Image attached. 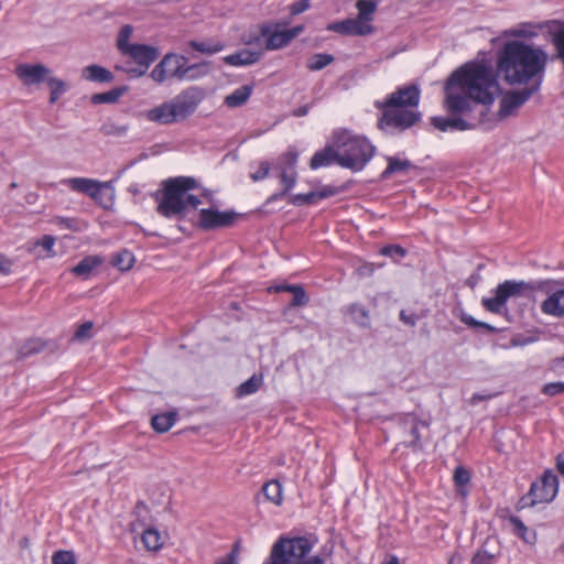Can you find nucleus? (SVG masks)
<instances>
[{
  "mask_svg": "<svg viewBox=\"0 0 564 564\" xmlns=\"http://www.w3.org/2000/svg\"><path fill=\"white\" fill-rule=\"evenodd\" d=\"M420 101V88L415 84L399 87L384 101H377L378 108H383L379 120L381 129H406L420 119L416 110Z\"/></svg>",
  "mask_w": 564,
  "mask_h": 564,
  "instance_id": "3",
  "label": "nucleus"
},
{
  "mask_svg": "<svg viewBox=\"0 0 564 564\" xmlns=\"http://www.w3.org/2000/svg\"><path fill=\"white\" fill-rule=\"evenodd\" d=\"M123 56L129 57L137 64V67L129 72L134 76L140 77L147 73L149 66L158 58L159 51L151 45L134 43Z\"/></svg>",
  "mask_w": 564,
  "mask_h": 564,
  "instance_id": "14",
  "label": "nucleus"
},
{
  "mask_svg": "<svg viewBox=\"0 0 564 564\" xmlns=\"http://www.w3.org/2000/svg\"><path fill=\"white\" fill-rule=\"evenodd\" d=\"M471 564H491L490 560L481 553H477L471 561Z\"/></svg>",
  "mask_w": 564,
  "mask_h": 564,
  "instance_id": "59",
  "label": "nucleus"
},
{
  "mask_svg": "<svg viewBox=\"0 0 564 564\" xmlns=\"http://www.w3.org/2000/svg\"><path fill=\"white\" fill-rule=\"evenodd\" d=\"M327 30L343 34V21L328 24Z\"/></svg>",
  "mask_w": 564,
  "mask_h": 564,
  "instance_id": "60",
  "label": "nucleus"
},
{
  "mask_svg": "<svg viewBox=\"0 0 564 564\" xmlns=\"http://www.w3.org/2000/svg\"><path fill=\"white\" fill-rule=\"evenodd\" d=\"M336 194V189L332 186H323L318 189L312 191L306 194V205L316 204L319 200L330 197Z\"/></svg>",
  "mask_w": 564,
  "mask_h": 564,
  "instance_id": "36",
  "label": "nucleus"
},
{
  "mask_svg": "<svg viewBox=\"0 0 564 564\" xmlns=\"http://www.w3.org/2000/svg\"><path fill=\"white\" fill-rule=\"evenodd\" d=\"M351 20L354 24V35H366L372 31V26L370 24L371 21L364 19L361 17H357Z\"/></svg>",
  "mask_w": 564,
  "mask_h": 564,
  "instance_id": "40",
  "label": "nucleus"
},
{
  "mask_svg": "<svg viewBox=\"0 0 564 564\" xmlns=\"http://www.w3.org/2000/svg\"><path fill=\"white\" fill-rule=\"evenodd\" d=\"M262 384V377L253 375L247 381L242 382L237 389V395L242 398L250 395L259 390Z\"/></svg>",
  "mask_w": 564,
  "mask_h": 564,
  "instance_id": "31",
  "label": "nucleus"
},
{
  "mask_svg": "<svg viewBox=\"0 0 564 564\" xmlns=\"http://www.w3.org/2000/svg\"><path fill=\"white\" fill-rule=\"evenodd\" d=\"M444 91V106L451 113L470 112L473 104L481 107L477 119L449 117L451 131H465L487 124L484 110L501 94L492 66L486 61L468 62L454 70L445 83Z\"/></svg>",
  "mask_w": 564,
  "mask_h": 564,
  "instance_id": "1",
  "label": "nucleus"
},
{
  "mask_svg": "<svg viewBox=\"0 0 564 564\" xmlns=\"http://www.w3.org/2000/svg\"><path fill=\"white\" fill-rule=\"evenodd\" d=\"M307 112H308V107L307 106H303V107H300L296 110H294V115L297 116V117L306 116Z\"/></svg>",
  "mask_w": 564,
  "mask_h": 564,
  "instance_id": "63",
  "label": "nucleus"
},
{
  "mask_svg": "<svg viewBox=\"0 0 564 564\" xmlns=\"http://www.w3.org/2000/svg\"><path fill=\"white\" fill-rule=\"evenodd\" d=\"M102 263V259L97 256H88L80 260L73 269L72 272L83 279H87L91 272Z\"/></svg>",
  "mask_w": 564,
  "mask_h": 564,
  "instance_id": "24",
  "label": "nucleus"
},
{
  "mask_svg": "<svg viewBox=\"0 0 564 564\" xmlns=\"http://www.w3.org/2000/svg\"><path fill=\"white\" fill-rule=\"evenodd\" d=\"M310 8V0H300L291 6V13L296 15L303 13Z\"/></svg>",
  "mask_w": 564,
  "mask_h": 564,
  "instance_id": "53",
  "label": "nucleus"
},
{
  "mask_svg": "<svg viewBox=\"0 0 564 564\" xmlns=\"http://www.w3.org/2000/svg\"><path fill=\"white\" fill-rule=\"evenodd\" d=\"M59 185L72 192L85 194L104 207L110 206L115 199V188L110 182H101L89 177H69L61 180Z\"/></svg>",
  "mask_w": 564,
  "mask_h": 564,
  "instance_id": "8",
  "label": "nucleus"
},
{
  "mask_svg": "<svg viewBox=\"0 0 564 564\" xmlns=\"http://www.w3.org/2000/svg\"><path fill=\"white\" fill-rule=\"evenodd\" d=\"M290 202H291L293 205H296V206L306 205V194H296V195H293V196L290 198Z\"/></svg>",
  "mask_w": 564,
  "mask_h": 564,
  "instance_id": "57",
  "label": "nucleus"
},
{
  "mask_svg": "<svg viewBox=\"0 0 564 564\" xmlns=\"http://www.w3.org/2000/svg\"><path fill=\"white\" fill-rule=\"evenodd\" d=\"M37 245L43 248L47 256H52L53 248L55 246V238L53 236H44Z\"/></svg>",
  "mask_w": 564,
  "mask_h": 564,
  "instance_id": "52",
  "label": "nucleus"
},
{
  "mask_svg": "<svg viewBox=\"0 0 564 564\" xmlns=\"http://www.w3.org/2000/svg\"><path fill=\"white\" fill-rule=\"evenodd\" d=\"M271 170H273V166L268 161H261L258 169L250 173V177L253 182L262 181L269 176Z\"/></svg>",
  "mask_w": 564,
  "mask_h": 564,
  "instance_id": "45",
  "label": "nucleus"
},
{
  "mask_svg": "<svg viewBox=\"0 0 564 564\" xmlns=\"http://www.w3.org/2000/svg\"><path fill=\"white\" fill-rule=\"evenodd\" d=\"M358 17L367 19L369 21L372 20V14L376 10V2L371 0H359L357 2Z\"/></svg>",
  "mask_w": 564,
  "mask_h": 564,
  "instance_id": "38",
  "label": "nucleus"
},
{
  "mask_svg": "<svg viewBox=\"0 0 564 564\" xmlns=\"http://www.w3.org/2000/svg\"><path fill=\"white\" fill-rule=\"evenodd\" d=\"M52 69L42 63H20L14 68V75L22 86L32 89L45 84Z\"/></svg>",
  "mask_w": 564,
  "mask_h": 564,
  "instance_id": "13",
  "label": "nucleus"
},
{
  "mask_svg": "<svg viewBox=\"0 0 564 564\" xmlns=\"http://www.w3.org/2000/svg\"><path fill=\"white\" fill-rule=\"evenodd\" d=\"M121 96V91L119 89H113L107 93L96 94L91 97V101L94 104H111L116 102Z\"/></svg>",
  "mask_w": 564,
  "mask_h": 564,
  "instance_id": "39",
  "label": "nucleus"
},
{
  "mask_svg": "<svg viewBox=\"0 0 564 564\" xmlns=\"http://www.w3.org/2000/svg\"><path fill=\"white\" fill-rule=\"evenodd\" d=\"M410 167V162L405 159H400L395 156L388 158V166L382 172V177L388 178L390 175L394 173L405 172Z\"/></svg>",
  "mask_w": 564,
  "mask_h": 564,
  "instance_id": "30",
  "label": "nucleus"
},
{
  "mask_svg": "<svg viewBox=\"0 0 564 564\" xmlns=\"http://www.w3.org/2000/svg\"><path fill=\"white\" fill-rule=\"evenodd\" d=\"M197 186V181L189 176L170 178L163 183L161 195H158L156 210L165 218H183L191 209L202 204L199 198L189 191Z\"/></svg>",
  "mask_w": 564,
  "mask_h": 564,
  "instance_id": "4",
  "label": "nucleus"
},
{
  "mask_svg": "<svg viewBox=\"0 0 564 564\" xmlns=\"http://www.w3.org/2000/svg\"><path fill=\"white\" fill-rule=\"evenodd\" d=\"M292 286L293 285H289V284H278V285L271 286L269 290L274 291V292H284V291L290 292V288H292Z\"/></svg>",
  "mask_w": 564,
  "mask_h": 564,
  "instance_id": "61",
  "label": "nucleus"
},
{
  "mask_svg": "<svg viewBox=\"0 0 564 564\" xmlns=\"http://www.w3.org/2000/svg\"><path fill=\"white\" fill-rule=\"evenodd\" d=\"M12 262L0 253V273L8 274L11 271Z\"/></svg>",
  "mask_w": 564,
  "mask_h": 564,
  "instance_id": "55",
  "label": "nucleus"
},
{
  "mask_svg": "<svg viewBox=\"0 0 564 564\" xmlns=\"http://www.w3.org/2000/svg\"><path fill=\"white\" fill-rule=\"evenodd\" d=\"M187 64V59L183 55L178 54H166L161 62L152 69L151 78L162 84L169 78L182 79L184 74V67Z\"/></svg>",
  "mask_w": 564,
  "mask_h": 564,
  "instance_id": "12",
  "label": "nucleus"
},
{
  "mask_svg": "<svg viewBox=\"0 0 564 564\" xmlns=\"http://www.w3.org/2000/svg\"><path fill=\"white\" fill-rule=\"evenodd\" d=\"M132 33H133V29L129 24L123 25L119 31V34L117 37V47L122 55H124L127 53V51L133 45L132 43L129 42Z\"/></svg>",
  "mask_w": 564,
  "mask_h": 564,
  "instance_id": "33",
  "label": "nucleus"
},
{
  "mask_svg": "<svg viewBox=\"0 0 564 564\" xmlns=\"http://www.w3.org/2000/svg\"><path fill=\"white\" fill-rule=\"evenodd\" d=\"M134 261L132 252L122 250L115 256L112 264L121 271H128L133 267Z\"/></svg>",
  "mask_w": 564,
  "mask_h": 564,
  "instance_id": "32",
  "label": "nucleus"
},
{
  "mask_svg": "<svg viewBox=\"0 0 564 564\" xmlns=\"http://www.w3.org/2000/svg\"><path fill=\"white\" fill-rule=\"evenodd\" d=\"M432 124L440 131H451L449 117H434L432 118Z\"/></svg>",
  "mask_w": 564,
  "mask_h": 564,
  "instance_id": "51",
  "label": "nucleus"
},
{
  "mask_svg": "<svg viewBox=\"0 0 564 564\" xmlns=\"http://www.w3.org/2000/svg\"><path fill=\"white\" fill-rule=\"evenodd\" d=\"M303 31L302 25L294 26L292 29H274L265 25L261 28V33L267 37L265 48L267 50H279L288 45L294 37L301 34Z\"/></svg>",
  "mask_w": 564,
  "mask_h": 564,
  "instance_id": "17",
  "label": "nucleus"
},
{
  "mask_svg": "<svg viewBox=\"0 0 564 564\" xmlns=\"http://www.w3.org/2000/svg\"><path fill=\"white\" fill-rule=\"evenodd\" d=\"M470 475L464 467H457L454 471V481L459 487L458 491L460 495L466 496L467 491L465 486L469 482Z\"/></svg>",
  "mask_w": 564,
  "mask_h": 564,
  "instance_id": "37",
  "label": "nucleus"
},
{
  "mask_svg": "<svg viewBox=\"0 0 564 564\" xmlns=\"http://www.w3.org/2000/svg\"><path fill=\"white\" fill-rule=\"evenodd\" d=\"M338 149L334 145V137L332 141L322 150L317 151L310 162V167L312 170H318L321 167H326L332 165L333 163L337 164V154Z\"/></svg>",
  "mask_w": 564,
  "mask_h": 564,
  "instance_id": "18",
  "label": "nucleus"
},
{
  "mask_svg": "<svg viewBox=\"0 0 564 564\" xmlns=\"http://www.w3.org/2000/svg\"><path fill=\"white\" fill-rule=\"evenodd\" d=\"M547 52L523 41H506L498 51L497 67L509 84H527L540 79L549 62Z\"/></svg>",
  "mask_w": 564,
  "mask_h": 564,
  "instance_id": "2",
  "label": "nucleus"
},
{
  "mask_svg": "<svg viewBox=\"0 0 564 564\" xmlns=\"http://www.w3.org/2000/svg\"><path fill=\"white\" fill-rule=\"evenodd\" d=\"M261 55V51L243 48L235 54L225 56L224 62L231 66H245L256 63L257 61H259Z\"/></svg>",
  "mask_w": 564,
  "mask_h": 564,
  "instance_id": "20",
  "label": "nucleus"
},
{
  "mask_svg": "<svg viewBox=\"0 0 564 564\" xmlns=\"http://www.w3.org/2000/svg\"><path fill=\"white\" fill-rule=\"evenodd\" d=\"M381 254L390 257L392 259H400L403 258L405 254V251L403 248L397 245L386 246L381 249Z\"/></svg>",
  "mask_w": 564,
  "mask_h": 564,
  "instance_id": "49",
  "label": "nucleus"
},
{
  "mask_svg": "<svg viewBox=\"0 0 564 564\" xmlns=\"http://www.w3.org/2000/svg\"><path fill=\"white\" fill-rule=\"evenodd\" d=\"M52 223L59 229H68L72 231H83L87 228V224L77 218L55 217Z\"/></svg>",
  "mask_w": 564,
  "mask_h": 564,
  "instance_id": "28",
  "label": "nucleus"
},
{
  "mask_svg": "<svg viewBox=\"0 0 564 564\" xmlns=\"http://www.w3.org/2000/svg\"><path fill=\"white\" fill-rule=\"evenodd\" d=\"M290 292L293 294V299L291 302L292 306H302L307 303V297L303 288L299 285H293L292 288H290Z\"/></svg>",
  "mask_w": 564,
  "mask_h": 564,
  "instance_id": "46",
  "label": "nucleus"
},
{
  "mask_svg": "<svg viewBox=\"0 0 564 564\" xmlns=\"http://www.w3.org/2000/svg\"><path fill=\"white\" fill-rule=\"evenodd\" d=\"M558 492V479L552 470L543 473L540 479L533 481L530 491L520 499L522 508L533 507L538 503H549Z\"/></svg>",
  "mask_w": 564,
  "mask_h": 564,
  "instance_id": "9",
  "label": "nucleus"
},
{
  "mask_svg": "<svg viewBox=\"0 0 564 564\" xmlns=\"http://www.w3.org/2000/svg\"><path fill=\"white\" fill-rule=\"evenodd\" d=\"M347 316L351 322L360 326H367L369 324V312L362 305L351 304L348 306Z\"/></svg>",
  "mask_w": 564,
  "mask_h": 564,
  "instance_id": "27",
  "label": "nucleus"
},
{
  "mask_svg": "<svg viewBox=\"0 0 564 564\" xmlns=\"http://www.w3.org/2000/svg\"><path fill=\"white\" fill-rule=\"evenodd\" d=\"M53 564H76L75 554L72 551L59 550L52 556Z\"/></svg>",
  "mask_w": 564,
  "mask_h": 564,
  "instance_id": "42",
  "label": "nucleus"
},
{
  "mask_svg": "<svg viewBox=\"0 0 564 564\" xmlns=\"http://www.w3.org/2000/svg\"><path fill=\"white\" fill-rule=\"evenodd\" d=\"M460 321L467 325V326H471V327H484L490 332H494L495 328L489 325V324H486L484 322H478L477 319H475L471 315H468V314H463L462 317H460Z\"/></svg>",
  "mask_w": 564,
  "mask_h": 564,
  "instance_id": "50",
  "label": "nucleus"
},
{
  "mask_svg": "<svg viewBox=\"0 0 564 564\" xmlns=\"http://www.w3.org/2000/svg\"><path fill=\"white\" fill-rule=\"evenodd\" d=\"M334 145L339 152L337 164L352 172L364 170L376 151L366 137L347 129H338L334 132Z\"/></svg>",
  "mask_w": 564,
  "mask_h": 564,
  "instance_id": "6",
  "label": "nucleus"
},
{
  "mask_svg": "<svg viewBox=\"0 0 564 564\" xmlns=\"http://www.w3.org/2000/svg\"><path fill=\"white\" fill-rule=\"evenodd\" d=\"M411 421V436L410 441L412 446H417L420 444L421 432L426 429V424L424 422L416 421L415 417H410Z\"/></svg>",
  "mask_w": 564,
  "mask_h": 564,
  "instance_id": "43",
  "label": "nucleus"
},
{
  "mask_svg": "<svg viewBox=\"0 0 564 564\" xmlns=\"http://www.w3.org/2000/svg\"><path fill=\"white\" fill-rule=\"evenodd\" d=\"M297 561H299L297 564H325V561L318 555H314V556H311L307 558H305V556H304Z\"/></svg>",
  "mask_w": 564,
  "mask_h": 564,
  "instance_id": "56",
  "label": "nucleus"
},
{
  "mask_svg": "<svg viewBox=\"0 0 564 564\" xmlns=\"http://www.w3.org/2000/svg\"><path fill=\"white\" fill-rule=\"evenodd\" d=\"M191 46L194 50L202 52V53H206V54H214V53L220 52L224 48V46L218 43L212 44V43L196 42V41H192Z\"/></svg>",
  "mask_w": 564,
  "mask_h": 564,
  "instance_id": "44",
  "label": "nucleus"
},
{
  "mask_svg": "<svg viewBox=\"0 0 564 564\" xmlns=\"http://www.w3.org/2000/svg\"><path fill=\"white\" fill-rule=\"evenodd\" d=\"M556 468L564 476V458L561 455L556 457Z\"/></svg>",
  "mask_w": 564,
  "mask_h": 564,
  "instance_id": "62",
  "label": "nucleus"
},
{
  "mask_svg": "<svg viewBox=\"0 0 564 564\" xmlns=\"http://www.w3.org/2000/svg\"><path fill=\"white\" fill-rule=\"evenodd\" d=\"M263 492L268 500L275 505H280L282 501V486L279 481L272 480L264 485Z\"/></svg>",
  "mask_w": 564,
  "mask_h": 564,
  "instance_id": "34",
  "label": "nucleus"
},
{
  "mask_svg": "<svg viewBox=\"0 0 564 564\" xmlns=\"http://www.w3.org/2000/svg\"><path fill=\"white\" fill-rule=\"evenodd\" d=\"M238 555H239V545L236 544L234 546L232 551L228 554V556L225 560L217 562L216 564H239Z\"/></svg>",
  "mask_w": 564,
  "mask_h": 564,
  "instance_id": "54",
  "label": "nucleus"
},
{
  "mask_svg": "<svg viewBox=\"0 0 564 564\" xmlns=\"http://www.w3.org/2000/svg\"><path fill=\"white\" fill-rule=\"evenodd\" d=\"M296 164L297 153L292 150L281 154L273 164V173L283 187L282 195L290 192L296 184Z\"/></svg>",
  "mask_w": 564,
  "mask_h": 564,
  "instance_id": "11",
  "label": "nucleus"
},
{
  "mask_svg": "<svg viewBox=\"0 0 564 564\" xmlns=\"http://www.w3.org/2000/svg\"><path fill=\"white\" fill-rule=\"evenodd\" d=\"M315 540L306 536H281L273 545L269 557L262 564H292L293 560L306 556L315 545Z\"/></svg>",
  "mask_w": 564,
  "mask_h": 564,
  "instance_id": "7",
  "label": "nucleus"
},
{
  "mask_svg": "<svg viewBox=\"0 0 564 564\" xmlns=\"http://www.w3.org/2000/svg\"><path fill=\"white\" fill-rule=\"evenodd\" d=\"M252 91L253 87L251 85L240 86L226 96L224 104L229 108H238L249 100Z\"/></svg>",
  "mask_w": 564,
  "mask_h": 564,
  "instance_id": "22",
  "label": "nucleus"
},
{
  "mask_svg": "<svg viewBox=\"0 0 564 564\" xmlns=\"http://www.w3.org/2000/svg\"><path fill=\"white\" fill-rule=\"evenodd\" d=\"M384 564H400L397 556H390Z\"/></svg>",
  "mask_w": 564,
  "mask_h": 564,
  "instance_id": "64",
  "label": "nucleus"
},
{
  "mask_svg": "<svg viewBox=\"0 0 564 564\" xmlns=\"http://www.w3.org/2000/svg\"><path fill=\"white\" fill-rule=\"evenodd\" d=\"M45 85L51 90V96H50L51 104L56 102L59 99V97L63 94H65L67 90V84L64 80L53 76V72L51 73V75H48V78L45 82Z\"/></svg>",
  "mask_w": 564,
  "mask_h": 564,
  "instance_id": "26",
  "label": "nucleus"
},
{
  "mask_svg": "<svg viewBox=\"0 0 564 564\" xmlns=\"http://www.w3.org/2000/svg\"><path fill=\"white\" fill-rule=\"evenodd\" d=\"M352 20L347 19L343 21V34L354 35Z\"/></svg>",
  "mask_w": 564,
  "mask_h": 564,
  "instance_id": "58",
  "label": "nucleus"
},
{
  "mask_svg": "<svg viewBox=\"0 0 564 564\" xmlns=\"http://www.w3.org/2000/svg\"><path fill=\"white\" fill-rule=\"evenodd\" d=\"M93 328L94 324L91 322L82 324L75 332L74 338L79 341L89 339L93 336Z\"/></svg>",
  "mask_w": 564,
  "mask_h": 564,
  "instance_id": "47",
  "label": "nucleus"
},
{
  "mask_svg": "<svg viewBox=\"0 0 564 564\" xmlns=\"http://www.w3.org/2000/svg\"><path fill=\"white\" fill-rule=\"evenodd\" d=\"M235 219L234 212H223L215 206L203 207L198 213L197 226L204 230H212L230 226Z\"/></svg>",
  "mask_w": 564,
  "mask_h": 564,
  "instance_id": "15",
  "label": "nucleus"
},
{
  "mask_svg": "<svg viewBox=\"0 0 564 564\" xmlns=\"http://www.w3.org/2000/svg\"><path fill=\"white\" fill-rule=\"evenodd\" d=\"M141 541L144 547L150 552H158L165 543V536L154 528H149L143 531Z\"/></svg>",
  "mask_w": 564,
  "mask_h": 564,
  "instance_id": "23",
  "label": "nucleus"
},
{
  "mask_svg": "<svg viewBox=\"0 0 564 564\" xmlns=\"http://www.w3.org/2000/svg\"><path fill=\"white\" fill-rule=\"evenodd\" d=\"M205 98V90L193 86L169 101H164L141 112V117L152 123L167 126L184 120L195 112Z\"/></svg>",
  "mask_w": 564,
  "mask_h": 564,
  "instance_id": "5",
  "label": "nucleus"
},
{
  "mask_svg": "<svg viewBox=\"0 0 564 564\" xmlns=\"http://www.w3.org/2000/svg\"><path fill=\"white\" fill-rule=\"evenodd\" d=\"M541 310L546 315L564 316V290L553 292L542 303Z\"/></svg>",
  "mask_w": 564,
  "mask_h": 564,
  "instance_id": "19",
  "label": "nucleus"
},
{
  "mask_svg": "<svg viewBox=\"0 0 564 564\" xmlns=\"http://www.w3.org/2000/svg\"><path fill=\"white\" fill-rule=\"evenodd\" d=\"M210 72V64L207 62L187 65L185 64L184 74L181 82L198 80L207 76Z\"/></svg>",
  "mask_w": 564,
  "mask_h": 564,
  "instance_id": "25",
  "label": "nucleus"
},
{
  "mask_svg": "<svg viewBox=\"0 0 564 564\" xmlns=\"http://www.w3.org/2000/svg\"><path fill=\"white\" fill-rule=\"evenodd\" d=\"M176 417L174 413H162L153 416L152 427L159 432H167L175 423Z\"/></svg>",
  "mask_w": 564,
  "mask_h": 564,
  "instance_id": "29",
  "label": "nucleus"
},
{
  "mask_svg": "<svg viewBox=\"0 0 564 564\" xmlns=\"http://www.w3.org/2000/svg\"><path fill=\"white\" fill-rule=\"evenodd\" d=\"M527 289L524 282L506 281L497 286L494 295L484 297L481 303L484 307L495 314H502L506 312V304L510 299H516Z\"/></svg>",
  "mask_w": 564,
  "mask_h": 564,
  "instance_id": "10",
  "label": "nucleus"
},
{
  "mask_svg": "<svg viewBox=\"0 0 564 564\" xmlns=\"http://www.w3.org/2000/svg\"><path fill=\"white\" fill-rule=\"evenodd\" d=\"M333 62H334L333 55L319 53V54H315L312 57H310L306 66L310 70H321L324 67H326L327 65L332 64Z\"/></svg>",
  "mask_w": 564,
  "mask_h": 564,
  "instance_id": "35",
  "label": "nucleus"
},
{
  "mask_svg": "<svg viewBox=\"0 0 564 564\" xmlns=\"http://www.w3.org/2000/svg\"><path fill=\"white\" fill-rule=\"evenodd\" d=\"M542 392L545 395L554 397L564 393V382H550L543 386Z\"/></svg>",
  "mask_w": 564,
  "mask_h": 564,
  "instance_id": "48",
  "label": "nucleus"
},
{
  "mask_svg": "<svg viewBox=\"0 0 564 564\" xmlns=\"http://www.w3.org/2000/svg\"><path fill=\"white\" fill-rule=\"evenodd\" d=\"M532 91L523 89L521 91H512L503 96L500 100L499 111L497 115L487 117V123L497 119L501 120L516 113V111L529 99Z\"/></svg>",
  "mask_w": 564,
  "mask_h": 564,
  "instance_id": "16",
  "label": "nucleus"
},
{
  "mask_svg": "<svg viewBox=\"0 0 564 564\" xmlns=\"http://www.w3.org/2000/svg\"><path fill=\"white\" fill-rule=\"evenodd\" d=\"M82 77L94 83H110L113 80V75L110 70L96 64L84 67L82 69Z\"/></svg>",
  "mask_w": 564,
  "mask_h": 564,
  "instance_id": "21",
  "label": "nucleus"
},
{
  "mask_svg": "<svg viewBox=\"0 0 564 564\" xmlns=\"http://www.w3.org/2000/svg\"><path fill=\"white\" fill-rule=\"evenodd\" d=\"M509 524L514 534H517L519 538H521L525 542H530V539L528 538V528L519 518L511 517L509 519Z\"/></svg>",
  "mask_w": 564,
  "mask_h": 564,
  "instance_id": "41",
  "label": "nucleus"
}]
</instances>
